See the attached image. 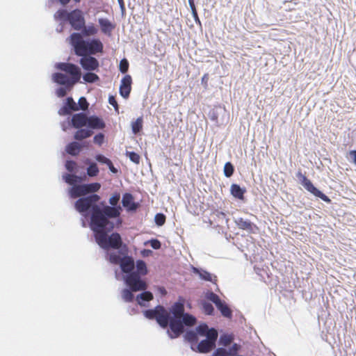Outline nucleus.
<instances>
[{"mask_svg":"<svg viewBox=\"0 0 356 356\" xmlns=\"http://www.w3.org/2000/svg\"><path fill=\"white\" fill-rule=\"evenodd\" d=\"M241 349V346L237 343H233L231 347L229 348V349L225 348V355L227 356H236L237 355L238 352Z\"/></svg>","mask_w":356,"mask_h":356,"instance_id":"nucleus-33","label":"nucleus"},{"mask_svg":"<svg viewBox=\"0 0 356 356\" xmlns=\"http://www.w3.org/2000/svg\"><path fill=\"white\" fill-rule=\"evenodd\" d=\"M148 273L146 263L141 259H138L135 263L134 273L138 277V280H131L129 287L135 291H143L147 287L145 282L141 278V276L147 275Z\"/></svg>","mask_w":356,"mask_h":356,"instance_id":"nucleus-9","label":"nucleus"},{"mask_svg":"<svg viewBox=\"0 0 356 356\" xmlns=\"http://www.w3.org/2000/svg\"><path fill=\"white\" fill-rule=\"evenodd\" d=\"M147 244H149L150 246L154 249V250H159L161 248V242L156 239V238H153V239H151L148 241H147L146 243Z\"/></svg>","mask_w":356,"mask_h":356,"instance_id":"nucleus-43","label":"nucleus"},{"mask_svg":"<svg viewBox=\"0 0 356 356\" xmlns=\"http://www.w3.org/2000/svg\"><path fill=\"white\" fill-rule=\"evenodd\" d=\"M154 222L157 226H162L165 222V216L162 213H158L154 216Z\"/></svg>","mask_w":356,"mask_h":356,"instance_id":"nucleus-37","label":"nucleus"},{"mask_svg":"<svg viewBox=\"0 0 356 356\" xmlns=\"http://www.w3.org/2000/svg\"><path fill=\"white\" fill-rule=\"evenodd\" d=\"M61 127H62V129H63L64 131H66V127H65V122H63V123L61 124Z\"/></svg>","mask_w":356,"mask_h":356,"instance_id":"nucleus-56","label":"nucleus"},{"mask_svg":"<svg viewBox=\"0 0 356 356\" xmlns=\"http://www.w3.org/2000/svg\"><path fill=\"white\" fill-rule=\"evenodd\" d=\"M86 163L88 164L87 168V175L90 177H96L99 174V168L96 163H91L89 159L86 161Z\"/></svg>","mask_w":356,"mask_h":356,"instance_id":"nucleus-27","label":"nucleus"},{"mask_svg":"<svg viewBox=\"0 0 356 356\" xmlns=\"http://www.w3.org/2000/svg\"><path fill=\"white\" fill-rule=\"evenodd\" d=\"M96 243L103 249L108 251L115 250L116 252H107L108 261L113 264L120 266L123 273V280L127 286H130L131 280H138L134 273L135 261L131 256L128 254V248L123 243L122 237L117 232L111 235L95 237Z\"/></svg>","mask_w":356,"mask_h":356,"instance_id":"nucleus-3","label":"nucleus"},{"mask_svg":"<svg viewBox=\"0 0 356 356\" xmlns=\"http://www.w3.org/2000/svg\"><path fill=\"white\" fill-rule=\"evenodd\" d=\"M63 180L71 186L68 189V194L72 199H81L95 194L100 188L101 184L98 182L83 184L86 181V176L83 177L76 175L75 174H64L63 175Z\"/></svg>","mask_w":356,"mask_h":356,"instance_id":"nucleus-4","label":"nucleus"},{"mask_svg":"<svg viewBox=\"0 0 356 356\" xmlns=\"http://www.w3.org/2000/svg\"><path fill=\"white\" fill-rule=\"evenodd\" d=\"M152 299L153 294L151 292L147 291L140 293L136 296V301L141 306H145V302H149Z\"/></svg>","mask_w":356,"mask_h":356,"instance_id":"nucleus-26","label":"nucleus"},{"mask_svg":"<svg viewBox=\"0 0 356 356\" xmlns=\"http://www.w3.org/2000/svg\"><path fill=\"white\" fill-rule=\"evenodd\" d=\"M115 276H116V278L118 279V275L117 271L115 272Z\"/></svg>","mask_w":356,"mask_h":356,"instance_id":"nucleus-60","label":"nucleus"},{"mask_svg":"<svg viewBox=\"0 0 356 356\" xmlns=\"http://www.w3.org/2000/svg\"><path fill=\"white\" fill-rule=\"evenodd\" d=\"M76 104L78 105L79 110H82V111H85V110L88 109V106H89V104H88L86 98L84 97H81L79 99L78 103H76Z\"/></svg>","mask_w":356,"mask_h":356,"instance_id":"nucleus-38","label":"nucleus"},{"mask_svg":"<svg viewBox=\"0 0 356 356\" xmlns=\"http://www.w3.org/2000/svg\"><path fill=\"white\" fill-rule=\"evenodd\" d=\"M193 273L198 275L202 280L211 282L216 283V276L211 275L208 271L196 267H193Z\"/></svg>","mask_w":356,"mask_h":356,"instance_id":"nucleus-21","label":"nucleus"},{"mask_svg":"<svg viewBox=\"0 0 356 356\" xmlns=\"http://www.w3.org/2000/svg\"><path fill=\"white\" fill-rule=\"evenodd\" d=\"M191 10L192 15H196V14H197V11L196 10L195 6L191 8Z\"/></svg>","mask_w":356,"mask_h":356,"instance_id":"nucleus-52","label":"nucleus"},{"mask_svg":"<svg viewBox=\"0 0 356 356\" xmlns=\"http://www.w3.org/2000/svg\"><path fill=\"white\" fill-rule=\"evenodd\" d=\"M132 79L130 75H125L121 80L120 86V94L124 98L127 99L129 97L131 90Z\"/></svg>","mask_w":356,"mask_h":356,"instance_id":"nucleus-16","label":"nucleus"},{"mask_svg":"<svg viewBox=\"0 0 356 356\" xmlns=\"http://www.w3.org/2000/svg\"><path fill=\"white\" fill-rule=\"evenodd\" d=\"M218 218H225V216H226V215H225V213H223V212H219V213H218Z\"/></svg>","mask_w":356,"mask_h":356,"instance_id":"nucleus-53","label":"nucleus"},{"mask_svg":"<svg viewBox=\"0 0 356 356\" xmlns=\"http://www.w3.org/2000/svg\"><path fill=\"white\" fill-rule=\"evenodd\" d=\"M54 18L56 20L68 22L75 31H80L86 24L83 13L79 9H75L71 12H67L66 10H58L54 14Z\"/></svg>","mask_w":356,"mask_h":356,"instance_id":"nucleus-7","label":"nucleus"},{"mask_svg":"<svg viewBox=\"0 0 356 356\" xmlns=\"http://www.w3.org/2000/svg\"><path fill=\"white\" fill-rule=\"evenodd\" d=\"M72 87L73 86H62L61 87L57 88L56 94L58 97H63L67 95V92L72 88Z\"/></svg>","mask_w":356,"mask_h":356,"instance_id":"nucleus-35","label":"nucleus"},{"mask_svg":"<svg viewBox=\"0 0 356 356\" xmlns=\"http://www.w3.org/2000/svg\"><path fill=\"white\" fill-rule=\"evenodd\" d=\"M76 167L77 164L75 161L67 160L65 163V168L70 172H74Z\"/></svg>","mask_w":356,"mask_h":356,"instance_id":"nucleus-41","label":"nucleus"},{"mask_svg":"<svg viewBox=\"0 0 356 356\" xmlns=\"http://www.w3.org/2000/svg\"><path fill=\"white\" fill-rule=\"evenodd\" d=\"M136 291L131 289V287L127 286V288H125L122 291V298L124 302H132L134 300V292Z\"/></svg>","mask_w":356,"mask_h":356,"instance_id":"nucleus-28","label":"nucleus"},{"mask_svg":"<svg viewBox=\"0 0 356 356\" xmlns=\"http://www.w3.org/2000/svg\"><path fill=\"white\" fill-rule=\"evenodd\" d=\"M218 111H213L211 113V118L213 121H217V119H218Z\"/></svg>","mask_w":356,"mask_h":356,"instance_id":"nucleus-50","label":"nucleus"},{"mask_svg":"<svg viewBox=\"0 0 356 356\" xmlns=\"http://www.w3.org/2000/svg\"><path fill=\"white\" fill-rule=\"evenodd\" d=\"M88 71L83 75V79L86 83H95L99 79V77L96 74Z\"/></svg>","mask_w":356,"mask_h":356,"instance_id":"nucleus-30","label":"nucleus"},{"mask_svg":"<svg viewBox=\"0 0 356 356\" xmlns=\"http://www.w3.org/2000/svg\"><path fill=\"white\" fill-rule=\"evenodd\" d=\"M126 155L133 163L136 164H138L140 163V157L136 152L127 151Z\"/></svg>","mask_w":356,"mask_h":356,"instance_id":"nucleus-36","label":"nucleus"},{"mask_svg":"<svg viewBox=\"0 0 356 356\" xmlns=\"http://www.w3.org/2000/svg\"><path fill=\"white\" fill-rule=\"evenodd\" d=\"M79 63L81 67L87 71H95L98 70L99 63L98 60L93 57L92 55L83 54L80 56Z\"/></svg>","mask_w":356,"mask_h":356,"instance_id":"nucleus-13","label":"nucleus"},{"mask_svg":"<svg viewBox=\"0 0 356 356\" xmlns=\"http://www.w3.org/2000/svg\"><path fill=\"white\" fill-rule=\"evenodd\" d=\"M161 293L163 294V295H165L166 294V291L164 288H162L161 289Z\"/></svg>","mask_w":356,"mask_h":356,"instance_id":"nucleus-57","label":"nucleus"},{"mask_svg":"<svg viewBox=\"0 0 356 356\" xmlns=\"http://www.w3.org/2000/svg\"><path fill=\"white\" fill-rule=\"evenodd\" d=\"M118 2L120 6V10H121L122 13V14L124 13L126 8H125V4H124V0H118Z\"/></svg>","mask_w":356,"mask_h":356,"instance_id":"nucleus-46","label":"nucleus"},{"mask_svg":"<svg viewBox=\"0 0 356 356\" xmlns=\"http://www.w3.org/2000/svg\"><path fill=\"white\" fill-rule=\"evenodd\" d=\"M129 62L126 58H123L120 60L119 65V70L122 73L125 74L129 70Z\"/></svg>","mask_w":356,"mask_h":356,"instance_id":"nucleus-39","label":"nucleus"},{"mask_svg":"<svg viewBox=\"0 0 356 356\" xmlns=\"http://www.w3.org/2000/svg\"><path fill=\"white\" fill-rule=\"evenodd\" d=\"M88 115L84 112L73 114L69 121V125L75 129L86 127Z\"/></svg>","mask_w":356,"mask_h":356,"instance_id":"nucleus-14","label":"nucleus"},{"mask_svg":"<svg viewBox=\"0 0 356 356\" xmlns=\"http://www.w3.org/2000/svg\"><path fill=\"white\" fill-rule=\"evenodd\" d=\"M207 80H208L207 75V74L204 75L203 77L202 78V82L205 83V84H206Z\"/></svg>","mask_w":356,"mask_h":356,"instance_id":"nucleus-54","label":"nucleus"},{"mask_svg":"<svg viewBox=\"0 0 356 356\" xmlns=\"http://www.w3.org/2000/svg\"><path fill=\"white\" fill-rule=\"evenodd\" d=\"M108 103L113 106L115 110V111H117L118 113H119L118 111V109H119V106L118 104V102L116 101V99L114 96L113 95H110L108 97Z\"/></svg>","mask_w":356,"mask_h":356,"instance_id":"nucleus-44","label":"nucleus"},{"mask_svg":"<svg viewBox=\"0 0 356 356\" xmlns=\"http://www.w3.org/2000/svg\"><path fill=\"white\" fill-rule=\"evenodd\" d=\"M55 67L65 74L56 72L52 74L54 82L60 86H74L79 81L81 76V72L79 67L70 63H57Z\"/></svg>","mask_w":356,"mask_h":356,"instance_id":"nucleus-6","label":"nucleus"},{"mask_svg":"<svg viewBox=\"0 0 356 356\" xmlns=\"http://www.w3.org/2000/svg\"><path fill=\"white\" fill-rule=\"evenodd\" d=\"M211 330H216L215 328H209L206 323H200L195 330H188L185 332L184 339L188 342H197L199 336L207 337Z\"/></svg>","mask_w":356,"mask_h":356,"instance_id":"nucleus-10","label":"nucleus"},{"mask_svg":"<svg viewBox=\"0 0 356 356\" xmlns=\"http://www.w3.org/2000/svg\"><path fill=\"white\" fill-rule=\"evenodd\" d=\"M206 298L215 304L217 309L220 312L221 314L226 318L232 316V311L228 305L222 301L220 297L213 291H208L205 295Z\"/></svg>","mask_w":356,"mask_h":356,"instance_id":"nucleus-12","label":"nucleus"},{"mask_svg":"<svg viewBox=\"0 0 356 356\" xmlns=\"http://www.w3.org/2000/svg\"><path fill=\"white\" fill-rule=\"evenodd\" d=\"M83 149V145L77 141L70 143L65 147V151L68 154L76 156Z\"/></svg>","mask_w":356,"mask_h":356,"instance_id":"nucleus-23","label":"nucleus"},{"mask_svg":"<svg viewBox=\"0 0 356 356\" xmlns=\"http://www.w3.org/2000/svg\"><path fill=\"white\" fill-rule=\"evenodd\" d=\"M105 136L103 133L96 134L93 138V141L95 144L102 145L104 142Z\"/></svg>","mask_w":356,"mask_h":356,"instance_id":"nucleus-42","label":"nucleus"},{"mask_svg":"<svg viewBox=\"0 0 356 356\" xmlns=\"http://www.w3.org/2000/svg\"><path fill=\"white\" fill-rule=\"evenodd\" d=\"M63 23H60L58 26L56 28V31L58 33H61L63 30Z\"/></svg>","mask_w":356,"mask_h":356,"instance_id":"nucleus-51","label":"nucleus"},{"mask_svg":"<svg viewBox=\"0 0 356 356\" xmlns=\"http://www.w3.org/2000/svg\"><path fill=\"white\" fill-rule=\"evenodd\" d=\"M140 253L143 257H146L150 256L153 253V252L152 250L149 249H144L140 252Z\"/></svg>","mask_w":356,"mask_h":356,"instance_id":"nucleus-45","label":"nucleus"},{"mask_svg":"<svg viewBox=\"0 0 356 356\" xmlns=\"http://www.w3.org/2000/svg\"><path fill=\"white\" fill-rule=\"evenodd\" d=\"M122 204L127 211H135L138 208V204L134 202L133 195L129 193L123 195Z\"/></svg>","mask_w":356,"mask_h":356,"instance_id":"nucleus-18","label":"nucleus"},{"mask_svg":"<svg viewBox=\"0 0 356 356\" xmlns=\"http://www.w3.org/2000/svg\"><path fill=\"white\" fill-rule=\"evenodd\" d=\"M100 196L95 193L90 196L78 199L74 202L75 209L85 218H90V227L94 236L108 235L115 227L122 223L120 216L122 211L119 204L120 194L114 193L108 200L110 205L105 202H99Z\"/></svg>","mask_w":356,"mask_h":356,"instance_id":"nucleus-1","label":"nucleus"},{"mask_svg":"<svg viewBox=\"0 0 356 356\" xmlns=\"http://www.w3.org/2000/svg\"><path fill=\"white\" fill-rule=\"evenodd\" d=\"M350 156L353 159V162L356 164V150L350 151Z\"/></svg>","mask_w":356,"mask_h":356,"instance_id":"nucleus-48","label":"nucleus"},{"mask_svg":"<svg viewBox=\"0 0 356 356\" xmlns=\"http://www.w3.org/2000/svg\"><path fill=\"white\" fill-rule=\"evenodd\" d=\"M218 333L217 330H211L204 339L200 342H190L192 350L200 353H207L215 348Z\"/></svg>","mask_w":356,"mask_h":356,"instance_id":"nucleus-8","label":"nucleus"},{"mask_svg":"<svg viewBox=\"0 0 356 356\" xmlns=\"http://www.w3.org/2000/svg\"><path fill=\"white\" fill-rule=\"evenodd\" d=\"M95 159L100 163L106 164V165H109L111 163V160L106 157L104 155L99 154L96 155Z\"/></svg>","mask_w":356,"mask_h":356,"instance_id":"nucleus-40","label":"nucleus"},{"mask_svg":"<svg viewBox=\"0 0 356 356\" xmlns=\"http://www.w3.org/2000/svg\"><path fill=\"white\" fill-rule=\"evenodd\" d=\"M188 4L190 6V8L195 6V3H194V0H188Z\"/></svg>","mask_w":356,"mask_h":356,"instance_id":"nucleus-55","label":"nucleus"},{"mask_svg":"<svg viewBox=\"0 0 356 356\" xmlns=\"http://www.w3.org/2000/svg\"><path fill=\"white\" fill-rule=\"evenodd\" d=\"M192 16H193V19H194V20H195V23H196L198 26H202V23H201V21H200V18H199L198 14H196V15H192Z\"/></svg>","mask_w":356,"mask_h":356,"instance_id":"nucleus-49","label":"nucleus"},{"mask_svg":"<svg viewBox=\"0 0 356 356\" xmlns=\"http://www.w3.org/2000/svg\"><path fill=\"white\" fill-rule=\"evenodd\" d=\"M297 177L300 179L301 184L307 191L327 203L331 202V200L322 191L316 188L312 181L302 175V172H298L297 173Z\"/></svg>","mask_w":356,"mask_h":356,"instance_id":"nucleus-11","label":"nucleus"},{"mask_svg":"<svg viewBox=\"0 0 356 356\" xmlns=\"http://www.w3.org/2000/svg\"><path fill=\"white\" fill-rule=\"evenodd\" d=\"M80 31L81 32L78 33L81 35L82 38H83V37L95 35L98 32L97 29L93 24L86 26V24Z\"/></svg>","mask_w":356,"mask_h":356,"instance_id":"nucleus-25","label":"nucleus"},{"mask_svg":"<svg viewBox=\"0 0 356 356\" xmlns=\"http://www.w3.org/2000/svg\"><path fill=\"white\" fill-rule=\"evenodd\" d=\"M110 170V171L114 174H116L118 172V169L114 167L112 161L109 163V165H107Z\"/></svg>","mask_w":356,"mask_h":356,"instance_id":"nucleus-47","label":"nucleus"},{"mask_svg":"<svg viewBox=\"0 0 356 356\" xmlns=\"http://www.w3.org/2000/svg\"><path fill=\"white\" fill-rule=\"evenodd\" d=\"M81 224L83 227H86V222L83 219H81Z\"/></svg>","mask_w":356,"mask_h":356,"instance_id":"nucleus-59","label":"nucleus"},{"mask_svg":"<svg viewBox=\"0 0 356 356\" xmlns=\"http://www.w3.org/2000/svg\"><path fill=\"white\" fill-rule=\"evenodd\" d=\"M106 127L104 120L97 115H90L87 117L86 127L90 130L103 129Z\"/></svg>","mask_w":356,"mask_h":356,"instance_id":"nucleus-17","label":"nucleus"},{"mask_svg":"<svg viewBox=\"0 0 356 356\" xmlns=\"http://www.w3.org/2000/svg\"><path fill=\"white\" fill-rule=\"evenodd\" d=\"M202 309L205 314L211 315L214 312V307L211 303L202 301L201 303Z\"/></svg>","mask_w":356,"mask_h":356,"instance_id":"nucleus-34","label":"nucleus"},{"mask_svg":"<svg viewBox=\"0 0 356 356\" xmlns=\"http://www.w3.org/2000/svg\"><path fill=\"white\" fill-rule=\"evenodd\" d=\"M245 192V188L241 187L237 184H232L231 185L230 193L235 198L243 200L244 199V194Z\"/></svg>","mask_w":356,"mask_h":356,"instance_id":"nucleus-24","label":"nucleus"},{"mask_svg":"<svg viewBox=\"0 0 356 356\" xmlns=\"http://www.w3.org/2000/svg\"><path fill=\"white\" fill-rule=\"evenodd\" d=\"M69 40L76 56L95 55L103 52V43L98 38L83 39L81 34L74 32L70 35Z\"/></svg>","mask_w":356,"mask_h":356,"instance_id":"nucleus-5","label":"nucleus"},{"mask_svg":"<svg viewBox=\"0 0 356 356\" xmlns=\"http://www.w3.org/2000/svg\"><path fill=\"white\" fill-rule=\"evenodd\" d=\"M237 227L241 229H244L250 233H254V229L257 228L256 225L248 220H245L242 218H238L235 220Z\"/></svg>","mask_w":356,"mask_h":356,"instance_id":"nucleus-20","label":"nucleus"},{"mask_svg":"<svg viewBox=\"0 0 356 356\" xmlns=\"http://www.w3.org/2000/svg\"><path fill=\"white\" fill-rule=\"evenodd\" d=\"M185 299L181 296L167 310L162 305H157L154 309L144 311V316L149 319H155L156 323L167 330L168 337L175 339L183 334L186 329L193 326L197 323L196 318L189 313L185 312Z\"/></svg>","mask_w":356,"mask_h":356,"instance_id":"nucleus-2","label":"nucleus"},{"mask_svg":"<svg viewBox=\"0 0 356 356\" xmlns=\"http://www.w3.org/2000/svg\"><path fill=\"white\" fill-rule=\"evenodd\" d=\"M79 108L76 103L72 97H67L63 104V106L59 109L60 115H70L72 112L78 111Z\"/></svg>","mask_w":356,"mask_h":356,"instance_id":"nucleus-15","label":"nucleus"},{"mask_svg":"<svg viewBox=\"0 0 356 356\" xmlns=\"http://www.w3.org/2000/svg\"><path fill=\"white\" fill-rule=\"evenodd\" d=\"M81 145H83V148L86 147L88 146V143L86 142H83Z\"/></svg>","mask_w":356,"mask_h":356,"instance_id":"nucleus-58","label":"nucleus"},{"mask_svg":"<svg viewBox=\"0 0 356 356\" xmlns=\"http://www.w3.org/2000/svg\"><path fill=\"white\" fill-rule=\"evenodd\" d=\"M233 340L234 338L232 335L223 334L220 337L218 343L220 345L226 347L229 346Z\"/></svg>","mask_w":356,"mask_h":356,"instance_id":"nucleus-31","label":"nucleus"},{"mask_svg":"<svg viewBox=\"0 0 356 356\" xmlns=\"http://www.w3.org/2000/svg\"><path fill=\"white\" fill-rule=\"evenodd\" d=\"M98 23L102 32L106 35L110 36L115 26L107 18H99Z\"/></svg>","mask_w":356,"mask_h":356,"instance_id":"nucleus-19","label":"nucleus"},{"mask_svg":"<svg viewBox=\"0 0 356 356\" xmlns=\"http://www.w3.org/2000/svg\"><path fill=\"white\" fill-rule=\"evenodd\" d=\"M223 172L224 175L228 178L231 177L233 175L234 172V166L231 162L228 161L225 163L224 165Z\"/></svg>","mask_w":356,"mask_h":356,"instance_id":"nucleus-32","label":"nucleus"},{"mask_svg":"<svg viewBox=\"0 0 356 356\" xmlns=\"http://www.w3.org/2000/svg\"><path fill=\"white\" fill-rule=\"evenodd\" d=\"M143 117H139L136 120V121L131 123V129L134 134H137L140 132L143 129Z\"/></svg>","mask_w":356,"mask_h":356,"instance_id":"nucleus-29","label":"nucleus"},{"mask_svg":"<svg viewBox=\"0 0 356 356\" xmlns=\"http://www.w3.org/2000/svg\"><path fill=\"white\" fill-rule=\"evenodd\" d=\"M93 134V131L87 127L77 129L74 134V138L77 141H81L90 138Z\"/></svg>","mask_w":356,"mask_h":356,"instance_id":"nucleus-22","label":"nucleus"}]
</instances>
